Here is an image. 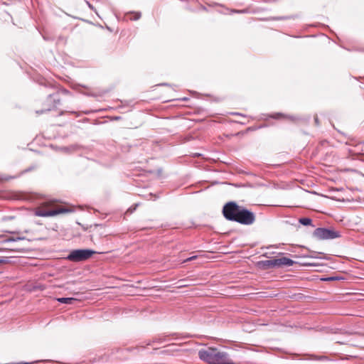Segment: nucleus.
<instances>
[{"instance_id":"f8f14e48","label":"nucleus","mask_w":364,"mask_h":364,"mask_svg":"<svg viewBox=\"0 0 364 364\" xmlns=\"http://www.w3.org/2000/svg\"><path fill=\"white\" fill-rule=\"evenodd\" d=\"M129 15H130L129 19L132 21H136L141 17V14L139 12H132Z\"/></svg>"},{"instance_id":"6e6552de","label":"nucleus","mask_w":364,"mask_h":364,"mask_svg":"<svg viewBox=\"0 0 364 364\" xmlns=\"http://www.w3.org/2000/svg\"><path fill=\"white\" fill-rule=\"evenodd\" d=\"M257 266L262 269H268L275 267L274 264V259L268 260L259 261Z\"/></svg>"},{"instance_id":"39448f33","label":"nucleus","mask_w":364,"mask_h":364,"mask_svg":"<svg viewBox=\"0 0 364 364\" xmlns=\"http://www.w3.org/2000/svg\"><path fill=\"white\" fill-rule=\"evenodd\" d=\"M314 235L319 240H329L339 237L337 232L326 228H317L314 232Z\"/></svg>"},{"instance_id":"dca6fc26","label":"nucleus","mask_w":364,"mask_h":364,"mask_svg":"<svg viewBox=\"0 0 364 364\" xmlns=\"http://www.w3.org/2000/svg\"><path fill=\"white\" fill-rule=\"evenodd\" d=\"M334 279H335L334 277H328V278L323 279V280H325V281H331V280H334Z\"/></svg>"},{"instance_id":"423d86ee","label":"nucleus","mask_w":364,"mask_h":364,"mask_svg":"<svg viewBox=\"0 0 364 364\" xmlns=\"http://www.w3.org/2000/svg\"><path fill=\"white\" fill-rule=\"evenodd\" d=\"M328 144V143L327 141H322L320 146H318V150L321 154L325 153L326 156L325 158L323 159L324 161L328 162H332L333 161V159L335 156L333 150L332 149H329L326 151H325L324 150L325 146H327Z\"/></svg>"},{"instance_id":"1a4fd4ad","label":"nucleus","mask_w":364,"mask_h":364,"mask_svg":"<svg viewBox=\"0 0 364 364\" xmlns=\"http://www.w3.org/2000/svg\"><path fill=\"white\" fill-rule=\"evenodd\" d=\"M270 117L275 119H283V120H291L294 121V119L293 117L284 114L283 113L277 112L270 115Z\"/></svg>"},{"instance_id":"4468645a","label":"nucleus","mask_w":364,"mask_h":364,"mask_svg":"<svg viewBox=\"0 0 364 364\" xmlns=\"http://www.w3.org/2000/svg\"><path fill=\"white\" fill-rule=\"evenodd\" d=\"M196 256H193V257H189V258H187L186 259H184V260L183 261V262H188V261H191V260H193V259H196Z\"/></svg>"},{"instance_id":"7ed1b4c3","label":"nucleus","mask_w":364,"mask_h":364,"mask_svg":"<svg viewBox=\"0 0 364 364\" xmlns=\"http://www.w3.org/2000/svg\"><path fill=\"white\" fill-rule=\"evenodd\" d=\"M255 221V215L254 213L241 206L235 222L245 225H250L253 224Z\"/></svg>"},{"instance_id":"2eb2a0df","label":"nucleus","mask_w":364,"mask_h":364,"mask_svg":"<svg viewBox=\"0 0 364 364\" xmlns=\"http://www.w3.org/2000/svg\"><path fill=\"white\" fill-rule=\"evenodd\" d=\"M314 121H315V123L316 125H319L320 123H319V121H318V117L317 116H315L314 117Z\"/></svg>"},{"instance_id":"9d476101","label":"nucleus","mask_w":364,"mask_h":364,"mask_svg":"<svg viewBox=\"0 0 364 364\" xmlns=\"http://www.w3.org/2000/svg\"><path fill=\"white\" fill-rule=\"evenodd\" d=\"M57 301L62 304H72L76 301V299L71 298V297H69V298L68 297V298L61 297V298H58Z\"/></svg>"},{"instance_id":"20e7f679","label":"nucleus","mask_w":364,"mask_h":364,"mask_svg":"<svg viewBox=\"0 0 364 364\" xmlns=\"http://www.w3.org/2000/svg\"><path fill=\"white\" fill-rule=\"evenodd\" d=\"M240 207L235 202H228L223 206V214L227 220L235 221L240 212Z\"/></svg>"},{"instance_id":"0eeeda50","label":"nucleus","mask_w":364,"mask_h":364,"mask_svg":"<svg viewBox=\"0 0 364 364\" xmlns=\"http://www.w3.org/2000/svg\"><path fill=\"white\" fill-rule=\"evenodd\" d=\"M275 267H289L294 264V261L286 257L274 258Z\"/></svg>"},{"instance_id":"f257e3e1","label":"nucleus","mask_w":364,"mask_h":364,"mask_svg":"<svg viewBox=\"0 0 364 364\" xmlns=\"http://www.w3.org/2000/svg\"><path fill=\"white\" fill-rule=\"evenodd\" d=\"M70 212L68 208H53L48 203H44L35 210V215L40 217H53L59 214Z\"/></svg>"},{"instance_id":"9b49d317","label":"nucleus","mask_w":364,"mask_h":364,"mask_svg":"<svg viewBox=\"0 0 364 364\" xmlns=\"http://www.w3.org/2000/svg\"><path fill=\"white\" fill-rule=\"evenodd\" d=\"M299 222L303 225H311L312 220L309 218H301L299 220Z\"/></svg>"},{"instance_id":"f03ea898","label":"nucleus","mask_w":364,"mask_h":364,"mask_svg":"<svg viewBox=\"0 0 364 364\" xmlns=\"http://www.w3.org/2000/svg\"><path fill=\"white\" fill-rule=\"evenodd\" d=\"M94 253V251L87 249L75 250L70 252V253L67 256L66 259L71 262H79L85 261L90 258Z\"/></svg>"},{"instance_id":"ddd939ff","label":"nucleus","mask_w":364,"mask_h":364,"mask_svg":"<svg viewBox=\"0 0 364 364\" xmlns=\"http://www.w3.org/2000/svg\"><path fill=\"white\" fill-rule=\"evenodd\" d=\"M199 357L201 360H205V350H200L198 353Z\"/></svg>"}]
</instances>
